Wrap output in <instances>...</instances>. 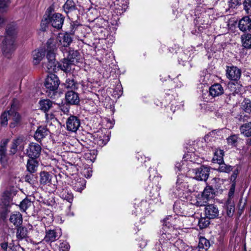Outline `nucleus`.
I'll return each mask as SVG.
<instances>
[{
  "instance_id": "f257e3e1",
  "label": "nucleus",
  "mask_w": 251,
  "mask_h": 251,
  "mask_svg": "<svg viewBox=\"0 0 251 251\" xmlns=\"http://www.w3.org/2000/svg\"><path fill=\"white\" fill-rule=\"evenodd\" d=\"M72 41L71 35L67 32L60 33L55 39H49L47 43V59L48 61L47 68L49 70H53L56 65L55 53L56 48H59L64 53L66 50L64 48L69 47Z\"/></svg>"
},
{
  "instance_id": "f03ea898",
  "label": "nucleus",
  "mask_w": 251,
  "mask_h": 251,
  "mask_svg": "<svg viewBox=\"0 0 251 251\" xmlns=\"http://www.w3.org/2000/svg\"><path fill=\"white\" fill-rule=\"evenodd\" d=\"M176 219L169 216L164 220L162 228L159 232L160 244L162 245V251H168V248L173 243L177 234Z\"/></svg>"
},
{
  "instance_id": "7ed1b4c3",
  "label": "nucleus",
  "mask_w": 251,
  "mask_h": 251,
  "mask_svg": "<svg viewBox=\"0 0 251 251\" xmlns=\"http://www.w3.org/2000/svg\"><path fill=\"white\" fill-rule=\"evenodd\" d=\"M64 22V18L58 13L54 12V8L52 6L48 7L43 16L41 21L42 29L48 25L50 24L53 27L60 29L62 27Z\"/></svg>"
},
{
  "instance_id": "20e7f679",
  "label": "nucleus",
  "mask_w": 251,
  "mask_h": 251,
  "mask_svg": "<svg viewBox=\"0 0 251 251\" xmlns=\"http://www.w3.org/2000/svg\"><path fill=\"white\" fill-rule=\"evenodd\" d=\"M16 30L17 27L14 25H10L6 29L7 36L2 47V51L4 55L8 58L16 49L15 40L17 33Z\"/></svg>"
},
{
  "instance_id": "39448f33",
  "label": "nucleus",
  "mask_w": 251,
  "mask_h": 251,
  "mask_svg": "<svg viewBox=\"0 0 251 251\" xmlns=\"http://www.w3.org/2000/svg\"><path fill=\"white\" fill-rule=\"evenodd\" d=\"M184 178L185 177L182 175L178 176L176 186L172 190L175 196L179 197L182 194L184 193V192L187 190L188 185L187 183L185 182Z\"/></svg>"
},
{
  "instance_id": "423d86ee",
  "label": "nucleus",
  "mask_w": 251,
  "mask_h": 251,
  "mask_svg": "<svg viewBox=\"0 0 251 251\" xmlns=\"http://www.w3.org/2000/svg\"><path fill=\"white\" fill-rule=\"evenodd\" d=\"M16 191L13 188H10L4 192L1 198L0 205L4 208L10 206L12 199L16 194Z\"/></svg>"
},
{
  "instance_id": "0eeeda50",
  "label": "nucleus",
  "mask_w": 251,
  "mask_h": 251,
  "mask_svg": "<svg viewBox=\"0 0 251 251\" xmlns=\"http://www.w3.org/2000/svg\"><path fill=\"white\" fill-rule=\"evenodd\" d=\"M45 55H46V51H45V50H44L42 49H40L34 50L32 52L33 64L34 65H37V64H39L40 63V62L41 61H42L43 59L46 60V58H45ZM46 60H48L47 58H46ZM48 64V61H47V62L44 61L43 62V67H46L47 68H47ZM47 70L49 71H53L54 70V69L52 70H49L48 69H47Z\"/></svg>"
},
{
  "instance_id": "6e6552de",
  "label": "nucleus",
  "mask_w": 251,
  "mask_h": 251,
  "mask_svg": "<svg viewBox=\"0 0 251 251\" xmlns=\"http://www.w3.org/2000/svg\"><path fill=\"white\" fill-rule=\"evenodd\" d=\"M195 178L198 180L206 181L208 177L210 169L208 167L201 166L200 168L192 169Z\"/></svg>"
},
{
  "instance_id": "1a4fd4ad",
  "label": "nucleus",
  "mask_w": 251,
  "mask_h": 251,
  "mask_svg": "<svg viewBox=\"0 0 251 251\" xmlns=\"http://www.w3.org/2000/svg\"><path fill=\"white\" fill-rule=\"evenodd\" d=\"M41 152V146L35 143H30L26 149V154L30 159H36L40 156Z\"/></svg>"
},
{
  "instance_id": "9d476101",
  "label": "nucleus",
  "mask_w": 251,
  "mask_h": 251,
  "mask_svg": "<svg viewBox=\"0 0 251 251\" xmlns=\"http://www.w3.org/2000/svg\"><path fill=\"white\" fill-rule=\"evenodd\" d=\"M59 84V80L58 77L54 75L50 74L45 81V86L50 91H54L57 89Z\"/></svg>"
},
{
  "instance_id": "9b49d317",
  "label": "nucleus",
  "mask_w": 251,
  "mask_h": 251,
  "mask_svg": "<svg viewBox=\"0 0 251 251\" xmlns=\"http://www.w3.org/2000/svg\"><path fill=\"white\" fill-rule=\"evenodd\" d=\"M62 235L61 229L46 230L44 241L47 243H51L58 240Z\"/></svg>"
},
{
  "instance_id": "f8f14e48",
  "label": "nucleus",
  "mask_w": 251,
  "mask_h": 251,
  "mask_svg": "<svg viewBox=\"0 0 251 251\" xmlns=\"http://www.w3.org/2000/svg\"><path fill=\"white\" fill-rule=\"evenodd\" d=\"M66 128L68 131L75 132L80 126L79 119L76 116H71L66 121Z\"/></svg>"
},
{
  "instance_id": "ddd939ff",
  "label": "nucleus",
  "mask_w": 251,
  "mask_h": 251,
  "mask_svg": "<svg viewBox=\"0 0 251 251\" xmlns=\"http://www.w3.org/2000/svg\"><path fill=\"white\" fill-rule=\"evenodd\" d=\"M204 215L209 219L217 218L219 215V210L217 206L213 204L206 205L204 208Z\"/></svg>"
},
{
  "instance_id": "4468645a",
  "label": "nucleus",
  "mask_w": 251,
  "mask_h": 251,
  "mask_svg": "<svg viewBox=\"0 0 251 251\" xmlns=\"http://www.w3.org/2000/svg\"><path fill=\"white\" fill-rule=\"evenodd\" d=\"M228 78L232 80H238L241 75V70L235 66L227 67L226 73Z\"/></svg>"
},
{
  "instance_id": "2eb2a0df",
  "label": "nucleus",
  "mask_w": 251,
  "mask_h": 251,
  "mask_svg": "<svg viewBox=\"0 0 251 251\" xmlns=\"http://www.w3.org/2000/svg\"><path fill=\"white\" fill-rule=\"evenodd\" d=\"M58 193L60 197L69 203H71L74 199V195L71 190L67 187L58 189Z\"/></svg>"
},
{
  "instance_id": "dca6fc26",
  "label": "nucleus",
  "mask_w": 251,
  "mask_h": 251,
  "mask_svg": "<svg viewBox=\"0 0 251 251\" xmlns=\"http://www.w3.org/2000/svg\"><path fill=\"white\" fill-rule=\"evenodd\" d=\"M127 5L125 0H116L114 2V9L117 15H121L126 11Z\"/></svg>"
},
{
  "instance_id": "f3484780",
  "label": "nucleus",
  "mask_w": 251,
  "mask_h": 251,
  "mask_svg": "<svg viewBox=\"0 0 251 251\" xmlns=\"http://www.w3.org/2000/svg\"><path fill=\"white\" fill-rule=\"evenodd\" d=\"M224 89L222 85L219 83H216L210 87L208 92L207 91L206 93L214 98L221 95L224 93Z\"/></svg>"
},
{
  "instance_id": "a211bd4d",
  "label": "nucleus",
  "mask_w": 251,
  "mask_h": 251,
  "mask_svg": "<svg viewBox=\"0 0 251 251\" xmlns=\"http://www.w3.org/2000/svg\"><path fill=\"white\" fill-rule=\"evenodd\" d=\"M66 102L70 104L77 105L79 103L78 94L73 91H70L65 95Z\"/></svg>"
},
{
  "instance_id": "6ab92c4d",
  "label": "nucleus",
  "mask_w": 251,
  "mask_h": 251,
  "mask_svg": "<svg viewBox=\"0 0 251 251\" xmlns=\"http://www.w3.org/2000/svg\"><path fill=\"white\" fill-rule=\"evenodd\" d=\"M25 142L24 138L19 137L13 140L11 148V153L14 154L17 150H23L24 148Z\"/></svg>"
},
{
  "instance_id": "aec40b11",
  "label": "nucleus",
  "mask_w": 251,
  "mask_h": 251,
  "mask_svg": "<svg viewBox=\"0 0 251 251\" xmlns=\"http://www.w3.org/2000/svg\"><path fill=\"white\" fill-rule=\"evenodd\" d=\"M14 104H11L10 112L12 113V114H11V118H12V121L10 123L9 125L11 128H14L19 124L21 119L20 115L14 110Z\"/></svg>"
},
{
  "instance_id": "412c9836",
  "label": "nucleus",
  "mask_w": 251,
  "mask_h": 251,
  "mask_svg": "<svg viewBox=\"0 0 251 251\" xmlns=\"http://www.w3.org/2000/svg\"><path fill=\"white\" fill-rule=\"evenodd\" d=\"M176 248L179 251H190L191 248L182 240L178 239L170 246V249Z\"/></svg>"
},
{
  "instance_id": "4be33fe9",
  "label": "nucleus",
  "mask_w": 251,
  "mask_h": 251,
  "mask_svg": "<svg viewBox=\"0 0 251 251\" xmlns=\"http://www.w3.org/2000/svg\"><path fill=\"white\" fill-rule=\"evenodd\" d=\"M86 180L83 178H77L72 181V185L75 190L81 192L85 187Z\"/></svg>"
},
{
  "instance_id": "5701e85b",
  "label": "nucleus",
  "mask_w": 251,
  "mask_h": 251,
  "mask_svg": "<svg viewBox=\"0 0 251 251\" xmlns=\"http://www.w3.org/2000/svg\"><path fill=\"white\" fill-rule=\"evenodd\" d=\"M238 27L242 31H246L251 28V20L249 17H244L239 22Z\"/></svg>"
},
{
  "instance_id": "b1692460",
  "label": "nucleus",
  "mask_w": 251,
  "mask_h": 251,
  "mask_svg": "<svg viewBox=\"0 0 251 251\" xmlns=\"http://www.w3.org/2000/svg\"><path fill=\"white\" fill-rule=\"evenodd\" d=\"M49 131L45 126L39 127L35 132L34 138L37 141H41L49 134Z\"/></svg>"
},
{
  "instance_id": "393cba45",
  "label": "nucleus",
  "mask_w": 251,
  "mask_h": 251,
  "mask_svg": "<svg viewBox=\"0 0 251 251\" xmlns=\"http://www.w3.org/2000/svg\"><path fill=\"white\" fill-rule=\"evenodd\" d=\"M74 64L67 58H64L60 62L58 67L64 72L68 73L72 70V67Z\"/></svg>"
},
{
  "instance_id": "a878e982",
  "label": "nucleus",
  "mask_w": 251,
  "mask_h": 251,
  "mask_svg": "<svg viewBox=\"0 0 251 251\" xmlns=\"http://www.w3.org/2000/svg\"><path fill=\"white\" fill-rule=\"evenodd\" d=\"M66 50V51H64V53H63L64 55L66 56V58L74 63L75 62H77V57L79 55L78 51L72 50L71 48H68Z\"/></svg>"
},
{
  "instance_id": "bb28decb",
  "label": "nucleus",
  "mask_w": 251,
  "mask_h": 251,
  "mask_svg": "<svg viewBox=\"0 0 251 251\" xmlns=\"http://www.w3.org/2000/svg\"><path fill=\"white\" fill-rule=\"evenodd\" d=\"M8 141L3 140L0 145V163L3 165H4V162L6 160V145Z\"/></svg>"
},
{
  "instance_id": "cd10ccee",
  "label": "nucleus",
  "mask_w": 251,
  "mask_h": 251,
  "mask_svg": "<svg viewBox=\"0 0 251 251\" xmlns=\"http://www.w3.org/2000/svg\"><path fill=\"white\" fill-rule=\"evenodd\" d=\"M40 182L43 185L50 184L51 183L52 176L49 172L43 171L40 174Z\"/></svg>"
},
{
  "instance_id": "c85d7f7f",
  "label": "nucleus",
  "mask_w": 251,
  "mask_h": 251,
  "mask_svg": "<svg viewBox=\"0 0 251 251\" xmlns=\"http://www.w3.org/2000/svg\"><path fill=\"white\" fill-rule=\"evenodd\" d=\"M9 220L14 226H18L22 224V215L20 212H16L11 215Z\"/></svg>"
},
{
  "instance_id": "c756f323",
  "label": "nucleus",
  "mask_w": 251,
  "mask_h": 251,
  "mask_svg": "<svg viewBox=\"0 0 251 251\" xmlns=\"http://www.w3.org/2000/svg\"><path fill=\"white\" fill-rule=\"evenodd\" d=\"M160 186L156 185L154 186H152L151 188L150 185H149L148 190L149 191V194L151 197L153 198V199L155 200L158 198L159 196V190Z\"/></svg>"
},
{
  "instance_id": "7c9ffc66",
  "label": "nucleus",
  "mask_w": 251,
  "mask_h": 251,
  "mask_svg": "<svg viewBox=\"0 0 251 251\" xmlns=\"http://www.w3.org/2000/svg\"><path fill=\"white\" fill-rule=\"evenodd\" d=\"M224 151L221 150H216L212 158L213 163L220 164L223 162Z\"/></svg>"
},
{
  "instance_id": "2f4dec72",
  "label": "nucleus",
  "mask_w": 251,
  "mask_h": 251,
  "mask_svg": "<svg viewBox=\"0 0 251 251\" xmlns=\"http://www.w3.org/2000/svg\"><path fill=\"white\" fill-rule=\"evenodd\" d=\"M10 109L3 112L0 117V123L1 126H5L7 125L8 119L11 117Z\"/></svg>"
},
{
  "instance_id": "473e14b6",
  "label": "nucleus",
  "mask_w": 251,
  "mask_h": 251,
  "mask_svg": "<svg viewBox=\"0 0 251 251\" xmlns=\"http://www.w3.org/2000/svg\"><path fill=\"white\" fill-rule=\"evenodd\" d=\"M243 46L247 49L251 48V34H244L241 37Z\"/></svg>"
},
{
  "instance_id": "72a5a7b5",
  "label": "nucleus",
  "mask_w": 251,
  "mask_h": 251,
  "mask_svg": "<svg viewBox=\"0 0 251 251\" xmlns=\"http://www.w3.org/2000/svg\"><path fill=\"white\" fill-rule=\"evenodd\" d=\"M214 194V189L211 187L208 186L205 188L201 194L205 198V200L208 202L210 200L213 199Z\"/></svg>"
},
{
  "instance_id": "f704fd0d",
  "label": "nucleus",
  "mask_w": 251,
  "mask_h": 251,
  "mask_svg": "<svg viewBox=\"0 0 251 251\" xmlns=\"http://www.w3.org/2000/svg\"><path fill=\"white\" fill-rule=\"evenodd\" d=\"M241 133L246 137L251 136V122L241 126L240 128Z\"/></svg>"
},
{
  "instance_id": "c9c22d12",
  "label": "nucleus",
  "mask_w": 251,
  "mask_h": 251,
  "mask_svg": "<svg viewBox=\"0 0 251 251\" xmlns=\"http://www.w3.org/2000/svg\"><path fill=\"white\" fill-rule=\"evenodd\" d=\"M36 159H29L27 163V170L30 173H34L37 170L38 162Z\"/></svg>"
},
{
  "instance_id": "e433bc0d",
  "label": "nucleus",
  "mask_w": 251,
  "mask_h": 251,
  "mask_svg": "<svg viewBox=\"0 0 251 251\" xmlns=\"http://www.w3.org/2000/svg\"><path fill=\"white\" fill-rule=\"evenodd\" d=\"M27 230L25 227L20 226L17 228L16 237L19 240H22L27 236Z\"/></svg>"
},
{
  "instance_id": "4c0bfd02",
  "label": "nucleus",
  "mask_w": 251,
  "mask_h": 251,
  "mask_svg": "<svg viewBox=\"0 0 251 251\" xmlns=\"http://www.w3.org/2000/svg\"><path fill=\"white\" fill-rule=\"evenodd\" d=\"M210 242L204 237H201L200 238L198 247L199 249L202 250V251H206L210 247Z\"/></svg>"
},
{
  "instance_id": "58836bf2",
  "label": "nucleus",
  "mask_w": 251,
  "mask_h": 251,
  "mask_svg": "<svg viewBox=\"0 0 251 251\" xmlns=\"http://www.w3.org/2000/svg\"><path fill=\"white\" fill-rule=\"evenodd\" d=\"M41 109L45 112L48 111L52 106V103L50 100H43L40 101Z\"/></svg>"
},
{
  "instance_id": "ea45409f",
  "label": "nucleus",
  "mask_w": 251,
  "mask_h": 251,
  "mask_svg": "<svg viewBox=\"0 0 251 251\" xmlns=\"http://www.w3.org/2000/svg\"><path fill=\"white\" fill-rule=\"evenodd\" d=\"M64 85L66 88L74 90L77 89L78 86V84L74 79L71 78L67 79Z\"/></svg>"
},
{
  "instance_id": "a19ab883",
  "label": "nucleus",
  "mask_w": 251,
  "mask_h": 251,
  "mask_svg": "<svg viewBox=\"0 0 251 251\" xmlns=\"http://www.w3.org/2000/svg\"><path fill=\"white\" fill-rule=\"evenodd\" d=\"M63 8L66 13H68L75 9V3L72 0H67L63 5Z\"/></svg>"
},
{
  "instance_id": "79ce46f5",
  "label": "nucleus",
  "mask_w": 251,
  "mask_h": 251,
  "mask_svg": "<svg viewBox=\"0 0 251 251\" xmlns=\"http://www.w3.org/2000/svg\"><path fill=\"white\" fill-rule=\"evenodd\" d=\"M209 218L205 217H202L198 219V225L201 229L206 227L210 224Z\"/></svg>"
},
{
  "instance_id": "37998d69",
  "label": "nucleus",
  "mask_w": 251,
  "mask_h": 251,
  "mask_svg": "<svg viewBox=\"0 0 251 251\" xmlns=\"http://www.w3.org/2000/svg\"><path fill=\"white\" fill-rule=\"evenodd\" d=\"M226 205L227 207V214L228 216H231L234 211V205L233 202L230 199H228Z\"/></svg>"
},
{
  "instance_id": "c03bdc74",
  "label": "nucleus",
  "mask_w": 251,
  "mask_h": 251,
  "mask_svg": "<svg viewBox=\"0 0 251 251\" xmlns=\"http://www.w3.org/2000/svg\"><path fill=\"white\" fill-rule=\"evenodd\" d=\"M184 157L187 161H189L193 163H197V164L199 163L197 162L199 159L198 156H197L194 152H188L185 155Z\"/></svg>"
},
{
  "instance_id": "a18cd8bd",
  "label": "nucleus",
  "mask_w": 251,
  "mask_h": 251,
  "mask_svg": "<svg viewBox=\"0 0 251 251\" xmlns=\"http://www.w3.org/2000/svg\"><path fill=\"white\" fill-rule=\"evenodd\" d=\"M95 25L97 27L100 28H104L107 26V21L103 19L102 18H97L95 20Z\"/></svg>"
},
{
  "instance_id": "49530a36",
  "label": "nucleus",
  "mask_w": 251,
  "mask_h": 251,
  "mask_svg": "<svg viewBox=\"0 0 251 251\" xmlns=\"http://www.w3.org/2000/svg\"><path fill=\"white\" fill-rule=\"evenodd\" d=\"M31 202L28 199L23 200L20 205V207L23 211H25L26 210L31 206Z\"/></svg>"
},
{
  "instance_id": "de8ad7c7",
  "label": "nucleus",
  "mask_w": 251,
  "mask_h": 251,
  "mask_svg": "<svg viewBox=\"0 0 251 251\" xmlns=\"http://www.w3.org/2000/svg\"><path fill=\"white\" fill-rule=\"evenodd\" d=\"M219 164V170L220 172L229 173L232 170V167L223 163V162Z\"/></svg>"
},
{
  "instance_id": "09e8293b",
  "label": "nucleus",
  "mask_w": 251,
  "mask_h": 251,
  "mask_svg": "<svg viewBox=\"0 0 251 251\" xmlns=\"http://www.w3.org/2000/svg\"><path fill=\"white\" fill-rule=\"evenodd\" d=\"M242 107L244 110L250 113L251 111V102L249 100H245L242 102Z\"/></svg>"
},
{
  "instance_id": "8fccbe9b",
  "label": "nucleus",
  "mask_w": 251,
  "mask_h": 251,
  "mask_svg": "<svg viewBox=\"0 0 251 251\" xmlns=\"http://www.w3.org/2000/svg\"><path fill=\"white\" fill-rule=\"evenodd\" d=\"M243 5L246 12L249 14H251V0H244Z\"/></svg>"
},
{
  "instance_id": "3c124183",
  "label": "nucleus",
  "mask_w": 251,
  "mask_h": 251,
  "mask_svg": "<svg viewBox=\"0 0 251 251\" xmlns=\"http://www.w3.org/2000/svg\"><path fill=\"white\" fill-rule=\"evenodd\" d=\"M197 196L198 198V206H205L206 205V204L207 203V201L205 198L203 196L202 194H199Z\"/></svg>"
},
{
  "instance_id": "603ef678",
  "label": "nucleus",
  "mask_w": 251,
  "mask_h": 251,
  "mask_svg": "<svg viewBox=\"0 0 251 251\" xmlns=\"http://www.w3.org/2000/svg\"><path fill=\"white\" fill-rule=\"evenodd\" d=\"M69 249L70 245L67 242H63L59 246V251H68Z\"/></svg>"
},
{
  "instance_id": "864d4df0",
  "label": "nucleus",
  "mask_w": 251,
  "mask_h": 251,
  "mask_svg": "<svg viewBox=\"0 0 251 251\" xmlns=\"http://www.w3.org/2000/svg\"><path fill=\"white\" fill-rule=\"evenodd\" d=\"M238 137L236 135H233L227 139V143L231 146H235L237 142Z\"/></svg>"
},
{
  "instance_id": "5fc2aeb1",
  "label": "nucleus",
  "mask_w": 251,
  "mask_h": 251,
  "mask_svg": "<svg viewBox=\"0 0 251 251\" xmlns=\"http://www.w3.org/2000/svg\"><path fill=\"white\" fill-rule=\"evenodd\" d=\"M103 138H102V137L100 136L99 139L97 141V143L100 146H103L106 144L108 141L109 140V138L108 136H103Z\"/></svg>"
},
{
  "instance_id": "6e6d98bb",
  "label": "nucleus",
  "mask_w": 251,
  "mask_h": 251,
  "mask_svg": "<svg viewBox=\"0 0 251 251\" xmlns=\"http://www.w3.org/2000/svg\"><path fill=\"white\" fill-rule=\"evenodd\" d=\"M180 203L179 202H176L174 205V210L177 214H183V212L181 211V208L180 207Z\"/></svg>"
},
{
  "instance_id": "4d7b16f0",
  "label": "nucleus",
  "mask_w": 251,
  "mask_h": 251,
  "mask_svg": "<svg viewBox=\"0 0 251 251\" xmlns=\"http://www.w3.org/2000/svg\"><path fill=\"white\" fill-rule=\"evenodd\" d=\"M189 202L191 204L198 206L197 196L196 195L191 196L189 199Z\"/></svg>"
},
{
  "instance_id": "13d9d810",
  "label": "nucleus",
  "mask_w": 251,
  "mask_h": 251,
  "mask_svg": "<svg viewBox=\"0 0 251 251\" xmlns=\"http://www.w3.org/2000/svg\"><path fill=\"white\" fill-rule=\"evenodd\" d=\"M10 3V0H0V10L6 8Z\"/></svg>"
},
{
  "instance_id": "bf43d9fd",
  "label": "nucleus",
  "mask_w": 251,
  "mask_h": 251,
  "mask_svg": "<svg viewBox=\"0 0 251 251\" xmlns=\"http://www.w3.org/2000/svg\"><path fill=\"white\" fill-rule=\"evenodd\" d=\"M235 185L234 183L232 184L229 191L228 192V199L231 200V199L233 198L235 192Z\"/></svg>"
},
{
  "instance_id": "052dcab7",
  "label": "nucleus",
  "mask_w": 251,
  "mask_h": 251,
  "mask_svg": "<svg viewBox=\"0 0 251 251\" xmlns=\"http://www.w3.org/2000/svg\"><path fill=\"white\" fill-rule=\"evenodd\" d=\"M241 0H230L229 5L230 7L235 8L237 5L241 4Z\"/></svg>"
},
{
  "instance_id": "680f3d73",
  "label": "nucleus",
  "mask_w": 251,
  "mask_h": 251,
  "mask_svg": "<svg viewBox=\"0 0 251 251\" xmlns=\"http://www.w3.org/2000/svg\"><path fill=\"white\" fill-rule=\"evenodd\" d=\"M0 246L2 250H3L4 251H7V248H8L7 243H6V242L2 243L0 244Z\"/></svg>"
},
{
  "instance_id": "e2e57ef3",
  "label": "nucleus",
  "mask_w": 251,
  "mask_h": 251,
  "mask_svg": "<svg viewBox=\"0 0 251 251\" xmlns=\"http://www.w3.org/2000/svg\"><path fill=\"white\" fill-rule=\"evenodd\" d=\"M4 23V19L0 17V25Z\"/></svg>"
},
{
  "instance_id": "0e129e2a",
  "label": "nucleus",
  "mask_w": 251,
  "mask_h": 251,
  "mask_svg": "<svg viewBox=\"0 0 251 251\" xmlns=\"http://www.w3.org/2000/svg\"><path fill=\"white\" fill-rule=\"evenodd\" d=\"M46 117H47V119H52V115H50V117H49V114L46 113Z\"/></svg>"
},
{
  "instance_id": "69168bd1",
  "label": "nucleus",
  "mask_w": 251,
  "mask_h": 251,
  "mask_svg": "<svg viewBox=\"0 0 251 251\" xmlns=\"http://www.w3.org/2000/svg\"><path fill=\"white\" fill-rule=\"evenodd\" d=\"M91 175H91V174L89 173V174L87 175V176H86V175L84 174V176H85L86 177H87V178H88V177H90V176H91Z\"/></svg>"
},
{
  "instance_id": "338daca9",
  "label": "nucleus",
  "mask_w": 251,
  "mask_h": 251,
  "mask_svg": "<svg viewBox=\"0 0 251 251\" xmlns=\"http://www.w3.org/2000/svg\"><path fill=\"white\" fill-rule=\"evenodd\" d=\"M69 112V109H67V108L65 109V110L64 111V113H67Z\"/></svg>"
},
{
  "instance_id": "774afa93",
  "label": "nucleus",
  "mask_w": 251,
  "mask_h": 251,
  "mask_svg": "<svg viewBox=\"0 0 251 251\" xmlns=\"http://www.w3.org/2000/svg\"><path fill=\"white\" fill-rule=\"evenodd\" d=\"M188 218L191 219V221H192V222H193V220L194 219V217H193V215H192V216H191V217H188Z\"/></svg>"
}]
</instances>
